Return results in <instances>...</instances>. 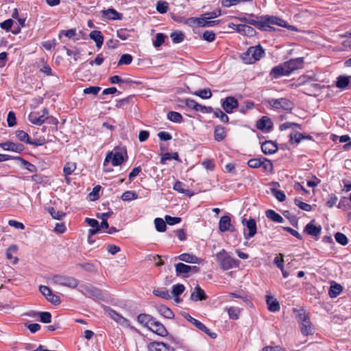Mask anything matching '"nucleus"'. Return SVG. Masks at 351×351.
Listing matches in <instances>:
<instances>
[{"label": "nucleus", "mask_w": 351, "mask_h": 351, "mask_svg": "<svg viewBox=\"0 0 351 351\" xmlns=\"http://www.w3.org/2000/svg\"><path fill=\"white\" fill-rule=\"evenodd\" d=\"M261 23H263V29L265 31L271 29V25H272L283 27L291 31H298V29L295 26L289 25L285 21L278 16L268 15L262 16L261 17Z\"/></svg>", "instance_id": "nucleus-1"}, {"label": "nucleus", "mask_w": 351, "mask_h": 351, "mask_svg": "<svg viewBox=\"0 0 351 351\" xmlns=\"http://www.w3.org/2000/svg\"><path fill=\"white\" fill-rule=\"evenodd\" d=\"M127 152L125 149H114L107 153L104 162V166L106 167L108 162H111L113 166L121 165L127 160Z\"/></svg>", "instance_id": "nucleus-2"}, {"label": "nucleus", "mask_w": 351, "mask_h": 351, "mask_svg": "<svg viewBox=\"0 0 351 351\" xmlns=\"http://www.w3.org/2000/svg\"><path fill=\"white\" fill-rule=\"evenodd\" d=\"M265 55V51L261 45L250 47L241 56L243 61L246 64H252L259 60Z\"/></svg>", "instance_id": "nucleus-3"}, {"label": "nucleus", "mask_w": 351, "mask_h": 351, "mask_svg": "<svg viewBox=\"0 0 351 351\" xmlns=\"http://www.w3.org/2000/svg\"><path fill=\"white\" fill-rule=\"evenodd\" d=\"M216 258L223 270H228L239 265V261L232 258L224 250L216 254Z\"/></svg>", "instance_id": "nucleus-4"}, {"label": "nucleus", "mask_w": 351, "mask_h": 351, "mask_svg": "<svg viewBox=\"0 0 351 351\" xmlns=\"http://www.w3.org/2000/svg\"><path fill=\"white\" fill-rule=\"evenodd\" d=\"M51 284L64 286L75 289L78 285V280L73 277L64 275H54L49 279Z\"/></svg>", "instance_id": "nucleus-5"}, {"label": "nucleus", "mask_w": 351, "mask_h": 351, "mask_svg": "<svg viewBox=\"0 0 351 351\" xmlns=\"http://www.w3.org/2000/svg\"><path fill=\"white\" fill-rule=\"evenodd\" d=\"M266 101L275 110L290 111L293 108V103L286 98L268 99Z\"/></svg>", "instance_id": "nucleus-6"}, {"label": "nucleus", "mask_w": 351, "mask_h": 351, "mask_svg": "<svg viewBox=\"0 0 351 351\" xmlns=\"http://www.w3.org/2000/svg\"><path fill=\"white\" fill-rule=\"evenodd\" d=\"M242 223L244 226L243 234L245 239H250L256 234V223L254 219L250 218L248 220L243 219Z\"/></svg>", "instance_id": "nucleus-7"}, {"label": "nucleus", "mask_w": 351, "mask_h": 351, "mask_svg": "<svg viewBox=\"0 0 351 351\" xmlns=\"http://www.w3.org/2000/svg\"><path fill=\"white\" fill-rule=\"evenodd\" d=\"M104 311L105 314L123 327L128 328L130 326L129 321L111 308L105 306Z\"/></svg>", "instance_id": "nucleus-8"}, {"label": "nucleus", "mask_w": 351, "mask_h": 351, "mask_svg": "<svg viewBox=\"0 0 351 351\" xmlns=\"http://www.w3.org/2000/svg\"><path fill=\"white\" fill-rule=\"evenodd\" d=\"M110 81L113 84H118L123 88H136L141 83L132 80L130 78L122 79L118 75H114L110 78Z\"/></svg>", "instance_id": "nucleus-9"}, {"label": "nucleus", "mask_w": 351, "mask_h": 351, "mask_svg": "<svg viewBox=\"0 0 351 351\" xmlns=\"http://www.w3.org/2000/svg\"><path fill=\"white\" fill-rule=\"evenodd\" d=\"M298 319L300 322L301 332L304 335H308L312 333V326L309 318L306 313L303 311L299 313Z\"/></svg>", "instance_id": "nucleus-10"}, {"label": "nucleus", "mask_w": 351, "mask_h": 351, "mask_svg": "<svg viewBox=\"0 0 351 351\" xmlns=\"http://www.w3.org/2000/svg\"><path fill=\"white\" fill-rule=\"evenodd\" d=\"M184 317L189 321L190 323H191L193 325H194L196 328L199 329L200 330L204 332L207 335H208L211 338L215 339L217 337V334L215 332H211L210 330L206 327L202 322L198 321L197 319L193 318L191 317L189 314L184 313L183 314Z\"/></svg>", "instance_id": "nucleus-11"}, {"label": "nucleus", "mask_w": 351, "mask_h": 351, "mask_svg": "<svg viewBox=\"0 0 351 351\" xmlns=\"http://www.w3.org/2000/svg\"><path fill=\"white\" fill-rule=\"evenodd\" d=\"M230 27L237 32H238L241 35L251 37L255 35L256 34V31L253 27L245 24H232V26Z\"/></svg>", "instance_id": "nucleus-12"}, {"label": "nucleus", "mask_w": 351, "mask_h": 351, "mask_svg": "<svg viewBox=\"0 0 351 351\" xmlns=\"http://www.w3.org/2000/svg\"><path fill=\"white\" fill-rule=\"evenodd\" d=\"M0 147L5 151H11L16 153H21L25 149L22 144L15 143L12 141H6L0 143Z\"/></svg>", "instance_id": "nucleus-13"}, {"label": "nucleus", "mask_w": 351, "mask_h": 351, "mask_svg": "<svg viewBox=\"0 0 351 351\" xmlns=\"http://www.w3.org/2000/svg\"><path fill=\"white\" fill-rule=\"evenodd\" d=\"M78 290L84 295L90 298L97 297L100 295L99 289L88 284L81 285L79 287Z\"/></svg>", "instance_id": "nucleus-14"}, {"label": "nucleus", "mask_w": 351, "mask_h": 351, "mask_svg": "<svg viewBox=\"0 0 351 351\" xmlns=\"http://www.w3.org/2000/svg\"><path fill=\"white\" fill-rule=\"evenodd\" d=\"M219 229L221 232L234 231V227L231 224L230 217L228 215L222 216L219 221Z\"/></svg>", "instance_id": "nucleus-15"}, {"label": "nucleus", "mask_w": 351, "mask_h": 351, "mask_svg": "<svg viewBox=\"0 0 351 351\" xmlns=\"http://www.w3.org/2000/svg\"><path fill=\"white\" fill-rule=\"evenodd\" d=\"M303 62V58H298L285 62L284 64L289 74H291L293 71L299 69Z\"/></svg>", "instance_id": "nucleus-16"}, {"label": "nucleus", "mask_w": 351, "mask_h": 351, "mask_svg": "<svg viewBox=\"0 0 351 351\" xmlns=\"http://www.w3.org/2000/svg\"><path fill=\"white\" fill-rule=\"evenodd\" d=\"M238 101L233 97H228L222 103V108L227 113H232L238 107Z\"/></svg>", "instance_id": "nucleus-17"}, {"label": "nucleus", "mask_w": 351, "mask_h": 351, "mask_svg": "<svg viewBox=\"0 0 351 351\" xmlns=\"http://www.w3.org/2000/svg\"><path fill=\"white\" fill-rule=\"evenodd\" d=\"M175 267L178 276L181 274H188L191 271L196 273L199 270L198 267L196 266H189L182 263L176 264Z\"/></svg>", "instance_id": "nucleus-18"}, {"label": "nucleus", "mask_w": 351, "mask_h": 351, "mask_svg": "<svg viewBox=\"0 0 351 351\" xmlns=\"http://www.w3.org/2000/svg\"><path fill=\"white\" fill-rule=\"evenodd\" d=\"M271 78H278L281 76L289 75V73L287 71L284 63L280 64L276 66H274L269 73Z\"/></svg>", "instance_id": "nucleus-19"}, {"label": "nucleus", "mask_w": 351, "mask_h": 351, "mask_svg": "<svg viewBox=\"0 0 351 351\" xmlns=\"http://www.w3.org/2000/svg\"><path fill=\"white\" fill-rule=\"evenodd\" d=\"M193 21L199 26V27H213L217 24H219V21L215 20L213 21L211 19H207L205 18L204 15H201L199 18H194Z\"/></svg>", "instance_id": "nucleus-20"}, {"label": "nucleus", "mask_w": 351, "mask_h": 351, "mask_svg": "<svg viewBox=\"0 0 351 351\" xmlns=\"http://www.w3.org/2000/svg\"><path fill=\"white\" fill-rule=\"evenodd\" d=\"M149 351H175L174 348L162 342H152L148 346Z\"/></svg>", "instance_id": "nucleus-21"}, {"label": "nucleus", "mask_w": 351, "mask_h": 351, "mask_svg": "<svg viewBox=\"0 0 351 351\" xmlns=\"http://www.w3.org/2000/svg\"><path fill=\"white\" fill-rule=\"evenodd\" d=\"M261 149L265 154L270 155L278 151V146L271 141H266L262 144Z\"/></svg>", "instance_id": "nucleus-22"}, {"label": "nucleus", "mask_w": 351, "mask_h": 351, "mask_svg": "<svg viewBox=\"0 0 351 351\" xmlns=\"http://www.w3.org/2000/svg\"><path fill=\"white\" fill-rule=\"evenodd\" d=\"M149 329L160 336H165L167 335V331L164 326L159 322L156 321L155 319L153 320L152 323L149 327Z\"/></svg>", "instance_id": "nucleus-23"}, {"label": "nucleus", "mask_w": 351, "mask_h": 351, "mask_svg": "<svg viewBox=\"0 0 351 351\" xmlns=\"http://www.w3.org/2000/svg\"><path fill=\"white\" fill-rule=\"evenodd\" d=\"M256 128L261 130L269 131L271 128V121L267 117H263L261 119L256 122Z\"/></svg>", "instance_id": "nucleus-24"}, {"label": "nucleus", "mask_w": 351, "mask_h": 351, "mask_svg": "<svg viewBox=\"0 0 351 351\" xmlns=\"http://www.w3.org/2000/svg\"><path fill=\"white\" fill-rule=\"evenodd\" d=\"M102 16H105L109 20H121L123 17V14L117 12L113 8H109L102 11Z\"/></svg>", "instance_id": "nucleus-25"}, {"label": "nucleus", "mask_w": 351, "mask_h": 351, "mask_svg": "<svg viewBox=\"0 0 351 351\" xmlns=\"http://www.w3.org/2000/svg\"><path fill=\"white\" fill-rule=\"evenodd\" d=\"M47 119V117H45V114L40 115L38 112H33L29 114V121L35 125H40L43 124L45 121Z\"/></svg>", "instance_id": "nucleus-26"}, {"label": "nucleus", "mask_w": 351, "mask_h": 351, "mask_svg": "<svg viewBox=\"0 0 351 351\" xmlns=\"http://www.w3.org/2000/svg\"><path fill=\"white\" fill-rule=\"evenodd\" d=\"M206 298V295L203 289L197 285L194 289V291L191 294V299L194 301L203 300Z\"/></svg>", "instance_id": "nucleus-27"}, {"label": "nucleus", "mask_w": 351, "mask_h": 351, "mask_svg": "<svg viewBox=\"0 0 351 351\" xmlns=\"http://www.w3.org/2000/svg\"><path fill=\"white\" fill-rule=\"evenodd\" d=\"M322 228L320 226H316L313 224V221L308 223L304 228V232L308 234L317 237L320 234Z\"/></svg>", "instance_id": "nucleus-28"}, {"label": "nucleus", "mask_w": 351, "mask_h": 351, "mask_svg": "<svg viewBox=\"0 0 351 351\" xmlns=\"http://www.w3.org/2000/svg\"><path fill=\"white\" fill-rule=\"evenodd\" d=\"M89 37L95 42L97 48H101L104 43V36L100 31L93 30L90 32Z\"/></svg>", "instance_id": "nucleus-29"}, {"label": "nucleus", "mask_w": 351, "mask_h": 351, "mask_svg": "<svg viewBox=\"0 0 351 351\" xmlns=\"http://www.w3.org/2000/svg\"><path fill=\"white\" fill-rule=\"evenodd\" d=\"M178 258L179 260L188 263L199 264L200 263L199 259L197 256L188 253H183L179 255Z\"/></svg>", "instance_id": "nucleus-30"}, {"label": "nucleus", "mask_w": 351, "mask_h": 351, "mask_svg": "<svg viewBox=\"0 0 351 351\" xmlns=\"http://www.w3.org/2000/svg\"><path fill=\"white\" fill-rule=\"evenodd\" d=\"M266 302L268 308L271 312H276L280 310L279 302L271 295L266 296Z\"/></svg>", "instance_id": "nucleus-31"}, {"label": "nucleus", "mask_w": 351, "mask_h": 351, "mask_svg": "<svg viewBox=\"0 0 351 351\" xmlns=\"http://www.w3.org/2000/svg\"><path fill=\"white\" fill-rule=\"evenodd\" d=\"M154 319L151 315H149L148 314H145V313L140 314L137 317L138 322L141 324L147 327L148 328L150 326V325L152 323Z\"/></svg>", "instance_id": "nucleus-32"}, {"label": "nucleus", "mask_w": 351, "mask_h": 351, "mask_svg": "<svg viewBox=\"0 0 351 351\" xmlns=\"http://www.w3.org/2000/svg\"><path fill=\"white\" fill-rule=\"evenodd\" d=\"M343 291V287L337 283L332 284L328 291V295L331 298L337 297Z\"/></svg>", "instance_id": "nucleus-33"}, {"label": "nucleus", "mask_w": 351, "mask_h": 351, "mask_svg": "<svg viewBox=\"0 0 351 351\" xmlns=\"http://www.w3.org/2000/svg\"><path fill=\"white\" fill-rule=\"evenodd\" d=\"M183 186L184 184L182 182L177 181L174 184L173 189L178 193L184 194L186 196L191 197L193 195L194 193L191 191L189 189H185Z\"/></svg>", "instance_id": "nucleus-34"}, {"label": "nucleus", "mask_w": 351, "mask_h": 351, "mask_svg": "<svg viewBox=\"0 0 351 351\" xmlns=\"http://www.w3.org/2000/svg\"><path fill=\"white\" fill-rule=\"evenodd\" d=\"M215 139L217 141H223L226 136V131L221 125H217L214 131Z\"/></svg>", "instance_id": "nucleus-35"}, {"label": "nucleus", "mask_w": 351, "mask_h": 351, "mask_svg": "<svg viewBox=\"0 0 351 351\" xmlns=\"http://www.w3.org/2000/svg\"><path fill=\"white\" fill-rule=\"evenodd\" d=\"M309 135L305 136L299 132H292L290 134V141L291 143H300L303 139H311Z\"/></svg>", "instance_id": "nucleus-36"}, {"label": "nucleus", "mask_w": 351, "mask_h": 351, "mask_svg": "<svg viewBox=\"0 0 351 351\" xmlns=\"http://www.w3.org/2000/svg\"><path fill=\"white\" fill-rule=\"evenodd\" d=\"M17 251V247L16 245L10 246L6 252V257L11 261V263L15 265L18 263L19 258L14 256Z\"/></svg>", "instance_id": "nucleus-37"}, {"label": "nucleus", "mask_w": 351, "mask_h": 351, "mask_svg": "<svg viewBox=\"0 0 351 351\" xmlns=\"http://www.w3.org/2000/svg\"><path fill=\"white\" fill-rule=\"evenodd\" d=\"M266 216L268 219H271L274 222L282 223L284 221L282 217L273 210H267Z\"/></svg>", "instance_id": "nucleus-38"}, {"label": "nucleus", "mask_w": 351, "mask_h": 351, "mask_svg": "<svg viewBox=\"0 0 351 351\" xmlns=\"http://www.w3.org/2000/svg\"><path fill=\"white\" fill-rule=\"evenodd\" d=\"M158 311L159 312V313L161 315H162L165 317L168 318V319H171L174 316V314L172 312V311L164 305H161V306H158Z\"/></svg>", "instance_id": "nucleus-39"}, {"label": "nucleus", "mask_w": 351, "mask_h": 351, "mask_svg": "<svg viewBox=\"0 0 351 351\" xmlns=\"http://www.w3.org/2000/svg\"><path fill=\"white\" fill-rule=\"evenodd\" d=\"M166 221H164L162 218L158 217L154 219L156 229L160 232H163L166 230Z\"/></svg>", "instance_id": "nucleus-40"}, {"label": "nucleus", "mask_w": 351, "mask_h": 351, "mask_svg": "<svg viewBox=\"0 0 351 351\" xmlns=\"http://www.w3.org/2000/svg\"><path fill=\"white\" fill-rule=\"evenodd\" d=\"M193 94L204 99H209L212 97L210 89H199L193 93Z\"/></svg>", "instance_id": "nucleus-41"}, {"label": "nucleus", "mask_w": 351, "mask_h": 351, "mask_svg": "<svg viewBox=\"0 0 351 351\" xmlns=\"http://www.w3.org/2000/svg\"><path fill=\"white\" fill-rule=\"evenodd\" d=\"M170 37L174 43H180L184 40V34L180 31H176L170 34Z\"/></svg>", "instance_id": "nucleus-42"}, {"label": "nucleus", "mask_w": 351, "mask_h": 351, "mask_svg": "<svg viewBox=\"0 0 351 351\" xmlns=\"http://www.w3.org/2000/svg\"><path fill=\"white\" fill-rule=\"evenodd\" d=\"M167 118L172 122L181 123L182 121V117L181 114L177 112L171 111L167 114Z\"/></svg>", "instance_id": "nucleus-43"}, {"label": "nucleus", "mask_w": 351, "mask_h": 351, "mask_svg": "<svg viewBox=\"0 0 351 351\" xmlns=\"http://www.w3.org/2000/svg\"><path fill=\"white\" fill-rule=\"evenodd\" d=\"M349 76L340 75L337 77L336 86L337 88H346L349 85Z\"/></svg>", "instance_id": "nucleus-44"}, {"label": "nucleus", "mask_w": 351, "mask_h": 351, "mask_svg": "<svg viewBox=\"0 0 351 351\" xmlns=\"http://www.w3.org/2000/svg\"><path fill=\"white\" fill-rule=\"evenodd\" d=\"M76 169V165L74 162H66L63 168L65 177L70 176Z\"/></svg>", "instance_id": "nucleus-45"}, {"label": "nucleus", "mask_w": 351, "mask_h": 351, "mask_svg": "<svg viewBox=\"0 0 351 351\" xmlns=\"http://www.w3.org/2000/svg\"><path fill=\"white\" fill-rule=\"evenodd\" d=\"M261 163V167L263 168L265 172L270 173L273 171V165L269 160L263 158Z\"/></svg>", "instance_id": "nucleus-46"}, {"label": "nucleus", "mask_w": 351, "mask_h": 351, "mask_svg": "<svg viewBox=\"0 0 351 351\" xmlns=\"http://www.w3.org/2000/svg\"><path fill=\"white\" fill-rule=\"evenodd\" d=\"M15 135L19 141L26 143H29V136L28 134L23 130H16Z\"/></svg>", "instance_id": "nucleus-47"}, {"label": "nucleus", "mask_w": 351, "mask_h": 351, "mask_svg": "<svg viewBox=\"0 0 351 351\" xmlns=\"http://www.w3.org/2000/svg\"><path fill=\"white\" fill-rule=\"evenodd\" d=\"M252 0H221V5L223 7L229 8L232 5H236L241 2H252Z\"/></svg>", "instance_id": "nucleus-48"}, {"label": "nucleus", "mask_w": 351, "mask_h": 351, "mask_svg": "<svg viewBox=\"0 0 351 351\" xmlns=\"http://www.w3.org/2000/svg\"><path fill=\"white\" fill-rule=\"evenodd\" d=\"M138 198V195L136 192L132 191H128L123 193L121 196V199L123 201H131L134 199H136Z\"/></svg>", "instance_id": "nucleus-49"}, {"label": "nucleus", "mask_w": 351, "mask_h": 351, "mask_svg": "<svg viewBox=\"0 0 351 351\" xmlns=\"http://www.w3.org/2000/svg\"><path fill=\"white\" fill-rule=\"evenodd\" d=\"M132 60H133V57L130 54H128V53L123 54L121 56V58L118 62V65L119 66H121L123 64L128 65L132 62Z\"/></svg>", "instance_id": "nucleus-50"}, {"label": "nucleus", "mask_w": 351, "mask_h": 351, "mask_svg": "<svg viewBox=\"0 0 351 351\" xmlns=\"http://www.w3.org/2000/svg\"><path fill=\"white\" fill-rule=\"evenodd\" d=\"M169 3L167 1H159L156 4V10L160 14H165L167 12Z\"/></svg>", "instance_id": "nucleus-51"}, {"label": "nucleus", "mask_w": 351, "mask_h": 351, "mask_svg": "<svg viewBox=\"0 0 351 351\" xmlns=\"http://www.w3.org/2000/svg\"><path fill=\"white\" fill-rule=\"evenodd\" d=\"M215 115L220 119V121L223 123L228 122V117L224 113L221 109L217 108L214 111Z\"/></svg>", "instance_id": "nucleus-52"}, {"label": "nucleus", "mask_w": 351, "mask_h": 351, "mask_svg": "<svg viewBox=\"0 0 351 351\" xmlns=\"http://www.w3.org/2000/svg\"><path fill=\"white\" fill-rule=\"evenodd\" d=\"M290 128H301V125L296 123L293 122H285L280 125V130L281 131L286 130Z\"/></svg>", "instance_id": "nucleus-53"}, {"label": "nucleus", "mask_w": 351, "mask_h": 351, "mask_svg": "<svg viewBox=\"0 0 351 351\" xmlns=\"http://www.w3.org/2000/svg\"><path fill=\"white\" fill-rule=\"evenodd\" d=\"M49 212L51 217L55 219L60 220L65 216V214L63 212L56 210L53 208H49Z\"/></svg>", "instance_id": "nucleus-54"}, {"label": "nucleus", "mask_w": 351, "mask_h": 351, "mask_svg": "<svg viewBox=\"0 0 351 351\" xmlns=\"http://www.w3.org/2000/svg\"><path fill=\"white\" fill-rule=\"evenodd\" d=\"M153 294L165 299L170 298L169 291L166 289H155L153 291Z\"/></svg>", "instance_id": "nucleus-55"}, {"label": "nucleus", "mask_w": 351, "mask_h": 351, "mask_svg": "<svg viewBox=\"0 0 351 351\" xmlns=\"http://www.w3.org/2000/svg\"><path fill=\"white\" fill-rule=\"evenodd\" d=\"M271 193L280 202H283L286 199V195L282 191L273 189H271Z\"/></svg>", "instance_id": "nucleus-56"}, {"label": "nucleus", "mask_w": 351, "mask_h": 351, "mask_svg": "<svg viewBox=\"0 0 351 351\" xmlns=\"http://www.w3.org/2000/svg\"><path fill=\"white\" fill-rule=\"evenodd\" d=\"M228 313L230 318L232 319H237L239 316L240 309L236 307H230L228 309Z\"/></svg>", "instance_id": "nucleus-57"}, {"label": "nucleus", "mask_w": 351, "mask_h": 351, "mask_svg": "<svg viewBox=\"0 0 351 351\" xmlns=\"http://www.w3.org/2000/svg\"><path fill=\"white\" fill-rule=\"evenodd\" d=\"M130 32L127 29H119L117 31V35L120 39L125 40L130 37Z\"/></svg>", "instance_id": "nucleus-58"}, {"label": "nucleus", "mask_w": 351, "mask_h": 351, "mask_svg": "<svg viewBox=\"0 0 351 351\" xmlns=\"http://www.w3.org/2000/svg\"><path fill=\"white\" fill-rule=\"evenodd\" d=\"M335 239L339 243L346 245L348 243V239L346 236L341 232H337L335 234Z\"/></svg>", "instance_id": "nucleus-59"}, {"label": "nucleus", "mask_w": 351, "mask_h": 351, "mask_svg": "<svg viewBox=\"0 0 351 351\" xmlns=\"http://www.w3.org/2000/svg\"><path fill=\"white\" fill-rule=\"evenodd\" d=\"M185 287L182 284H178L173 287L172 293L174 297H178L182 293L184 292Z\"/></svg>", "instance_id": "nucleus-60"}, {"label": "nucleus", "mask_w": 351, "mask_h": 351, "mask_svg": "<svg viewBox=\"0 0 351 351\" xmlns=\"http://www.w3.org/2000/svg\"><path fill=\"white\" fill-rule=\"evenodd\" d=\"M165 36L162 33H158L156 35V40L153 44L155 47L161 46L165 42Z\"/></svg>", "instance_id": "nucleus-61"}, {"label": "nucleus", "mask_w": 351, "mask_h": 351, "mask_svg": "<svg viewBox=\"0 0 351 351\" xmlns=\"http://www.w3.org/2000/svg\"><path fill=\"white\" fill-rule=\"evenodd\" d=\"M295 204L302 210L305 211H310L312 208L311 206L308 204L300 201V199H295Z\"/></svg>", "instance_id": "nucleus-62"}, {"label": "nucleus", "mask_w": 351, "mask_h": 351, "mask_svg": "<svg viewBox=\"0 0 351 351\" xmlns=\"http://www.w3.org/2000/svg\"><path fill=\"white\" fill-rule=\"evenodd\" d=\"M262 158H252L248 160L247 165L253 169H257L261 166Z\"/></svg>", "instance_id": "nucleus-63"}, {"label": "nucleus", "mask_w": 351, "mask_h": 351, "mask_svg": "<svg viewBox=\"0 0 351 351\" xmlns=\"http://www.w3.org/2000/svg\"><path fill=\"white\" fill-rule=\"evenodd\" d=\"M202 38L207 42H213L215 39V34L213 31H205L203 33Z\"/></svg>", "instance_id": "nucleus-64"}]
</instances>
